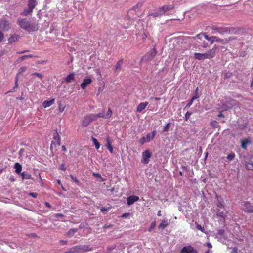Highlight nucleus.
Wrapping results in <instances>:
<instances>
[{"mask_svg": "<svg viewBox=\"0 0 253 253\" xmlns=\"http://www.w3.org/2000/svg\"><path fill=\"white\" fill-rule=\"evenodd\" d=\"M17 24L21 28L29 32L37 31L39 29L38 24L31 23L27 18H18Z\"/></svg>", "mask_w": 253, "mask_h": 253, "instance_id": "1", "label": "nucleus"}, {"mask_svg": "<svg viewBox=\"0 0 253 253\" xmlns=\"http://www.w3.org/2000/svg\"><path fill=\"white\" fill-rule=\"evenodd\" d=\"M211 29L212 31H214L213 33L217 32L222 35L225 34H237L239 31V29L233 27H217L212 26Z\"/></svg>", "mask_w": 253, "mask_h": 253, "instance_id": "2", "label": "nucleus"}, {"mask_svg": "<svg viewBox=\"0 0 253 253\" xmlns=\"http://www.w3.org/2000/svg\"><path fill=\"white\" fill-rule=\"evenodd\" d=\"M196 37H197L198 39L200 40L201 41H202V38L204 37L205 39L210 41L211 42V44H213L214 42H219V43H224V40L222 39H221L218 37L213 36L209 37L206 33H200L199 34H197L196 35Z\"/></svg>", "mask_w": 253, "mask_h": 253, "instance_id": "3", "label": "nucleus"}, {"mask_svg": "<svg viewBox=\"0 0 253 253\" xmlns=\"http://www.w3.org/2000/svg\"><path fill=\"white\" fill-rule=\"evenodd\" d=\"M53 139L54 141H52L50 145V150L52 151L54 148H56V146H59L61 145V140L59 135L57 132V129L55 130L53 133Z\"/></svg>", "mask_w": 253, "mask_h": 253, "instance_id": "4", "label": "nucleus"}, {"mask_svg": "<svg viewBox=\"0 0 253 253\" xmlns=\"http://www.w3.org/2000/svg\"><path fill=\"white\" fill-rule=\"evenodd\" d=\"M217 50V47L216 45H214L212 49H211L208 51L203 53L204 60L205 59H211L214 58L216 54Z\"/></svg>", "mask_w": 253, "mask_h": 253, "instance_id": "5", "label": "nucleus"}, {"mask_svg": "<svg viewBox=\"0 0 253 253\" xmlns=\"http://www.w3.org/2000/svg\"><path fill=\"white\" fill-rule=\"evenodd\" d=\"M241 209L246 212H253V204L248 201H244L241 202Z\"/></svg>", "mask_w": 253, "mask_h": 253, "instance_id": "6", "label": "nucleus"}, {"mask_svg": "<svg viewBox=\"0 0 253 253\" xmlns=\"http://www.w3.org/2000/svg\"><path fill=\"white\" fill-rule=\"evenodd\" d=\"M95 116L92 114H88L83 118L82 120V126H86L94 120H96Z\"/></svg>", "mask_w": 253, "mask_h": 253, "instance_id": "7", "label": "nucleus"}, {"mask_svg": "<svg viewBox=\"0 0 253 253\" xmlns=\"http://www.w3.org/2000/svg\"><path fill=\"white\" fill-rule=\"evenodd\" d=\"M11 28V23L8 20L3 18L0 19V29L4 31H8Z\"/></svg>", "mask_w": 253, "mask_h": 253, "instance_id": "8", "label": "nucleus"}, {"mask_svg": "<svg viewBox=\"0 0 253 253\" xmlns=\"http://www.w3.org/2000/svg\"><path fill=\"white\" fill-rule=\"evenodd\" d=\"M152 156V153L149 150H145L142 153V159L141 162L143 164H148L150 161L149 159Z\"/></svg>", "mask_w": 253, "mask_h": 253, "instance_id": "9", "label": "nucleus"}, {"mask_svg": "<svg viewBox=\"0 0 253 253\" xmlns=\"http://www.w3.org/2000/svg\"><path fill=\"white\" fill-rule=\"evenodd\" d=\"M174 6L173 4L164 5L159 8V11H161L162 15L165 14L168 11L174 9Z\"/></svg>", "mask_w": 253, "mask_h": 253, "instance_id": "10", "label": "nucleus"}, {"mask_svg": "<svg viewBox=\"0 0 253 253\" xmlns=\"http://www.w3.org/2000/svg\"><path fill=\"white\" fill-rule=\"evenodd\" d=\"M180 253H198V252L192 246L189 245L183 247Z\"/></svg>", "mask_w": 253, "mask_h": 253, "instance_id": "11", "label": "nucleus"}, {"mask_svg": "<svg viewBox=\"0 0 253 253\" xmlns=\"http://www.w3.org/2000/svg\"><path fill=\"white\" fill-rule=\"evenodd\" d=\"M139 197L137 196L131 195L127 198V203L129 206H130L134 203V202L138 201Z\"/></svg>", "mask_w": 253, "mask_h": 253, "instance_id": "12", "label": "nucleus"}, {"mask_svg": "<svg viewBox=\"0 0 253 253\" xmlns=\"http://www.w3.org/2000/svg\"><path fill=\"white\" fill-rule=\"evenodd\" d=\"M112 140L109 136H107L106 138V147L108 149L109 152L111 153H113V148L112 146Z\"/></svg>", "mask_w": 253, "mask_h": 253, "instance_id": "13", "label": "nucleus"}, {"mask_svg": "<svg viewBox=\"0 0 253 253\" xmlns=\"http://www.w3.org/2000/svg\"><path fill=\"white\" fill-rule=\"evenodd\" d=\"M92 82V80L90 78L84 79L83 82L81 84V87L82 89L84 90L86 87L90 84Z\"/></svg>", "mask_w": 253, "mask_h": 253, "instance_id": "14", "label": "nucleus"}, {"mask_svg": "<svg viewBox=\"0 0 253 253\" xmlns=\"http://www.w3.org/2000/svg\"><path fill=\"white\" fill-rule=\"evenodd\" d=\"M156 135V131L153 130L151 133H148L146 135L145 138L147 142H150L153 140Z\"/></svg>", "mask_w": 253, "mask_h": 253, "instance_id": "15", "label": "nucleus"}, {"mask_svg": "<svg viewBox=\"0 0 253 253\" xmlns=\"http://www.w3.org/2000/svg\"><path fill=\"white\" fill-rule=\"evenodd\" d=\"M148 104V102L140 103L137 107L136 111L138 112H141L146 107Z\"/></svg>", "mask_w": 253, "mask_h": 253, "instance_id": "16", "label": "nucleus"}, {"mask_svg": "<svg viewBox=\"0 0 253 253\" xmlns=\"http://www.w3.org/2000/svg\"><path fill=\"white\" fill-rule=\"evenodd\" d=\"M75 73L72 72L70 73L65 78V81L67 83H71L72 81H74L75 79Z\"/></svg>", "mask_w": 253, "mask_h": 253, "instance_id": "17", "label": "nucleus"}, {"mask_svg": "<svg viewBox=\"0 0 253 253\" xmlns=\"http://www.w3.org/2000/svg\"><path fill=\"white\" fill-rule=\"evenodd\" d=\"M19 38V35L17 34H13L8 38V41L9 43H12L17 41Z\"/></svg>", "mask_w": 253, "mask_h": 253, "instance_id": "18", "label": "nucleus"}, {"mask_svg": "<svg viewBox=\"0 0 253 253\" xmlns=\"http://www.w3.org/2000/svg\"><path fill=\"white\" fill-rule=\"evenodd\" d=\"M54 99H52L50 100H45L42 103V106L44 108H47L51 106L54 103Z\"/></svg>", "mask_w": 253, "mask_h": 253, "instance_id": "19", "label": "nucleus"}, {"mask_svg": "<svg viewBox=\"0 0 253 253\" xmlns=\"http://www.w3.org/2000/svg\"><path fill=\"white\" fill-rule=\"evenodd\" d=\"M37 4V2L36 0H29L28 4V8H30L33 10Z\"/></svg>", "mask_w": 253, "mask_h": 253, "instance_id": "20", "label": "nucleus"}, {"mask_svg": "<svg viewBox=\"0 0 253 253\" xmlns=\"http://www.w3.org/2000/svg\"><path fill=\"white\" fill-rule=\"evenodd\" d=\"M18 74L16 75V76L15 77V86L14 87L11 89L10 90L7 92L5 94H7L10 92H13L15 91V89H17L18 87Z\"/></svg>", "mask_w": 253, "mask_h": 253, "instance_id": "21", "label": "nucleus"}, {"mask_svg": "<svg viewBox=\"0 0 253 253\" xmlns=\"http://www.w3.org/2000/svg\"><path fill=\"white\" fill-rule=\"evenodd\" d=\"M14 169H15V172L17 174H19L21 173L22 170V166L19 163H16L14 164Z\"/></svg>", "mask_w": 253, "mask_h": 253, "instance_id": "22", "label": "nucleus"}, {"mask_svg": "<svg viewBox=\"0 0 253 253\" xmlns=\"http://www.w3.org/2000/svg\"><path fill=\"white\" fill-rule=\"evenodd\" d=\"M21 176L22 177V179H32L31 175L26 172H23L21 173Z\"/></svg>", "mask_w": 253, "mask_h": 253, "instance_id": "23", "label": "nucleus"}, {"mask_svg": "<svg viewBox=\"0 0 253 253\" xmlns=\"http://www.w3.org/2000/svg\"><path fill=\"white\" fill-rule=\"evenodd\" d=\"M149 16H152L154 18H156L159 16H162V14L161 11H159V9L155 11L154 12L150 13L148 15Z\"/></svg>", "mask_w": 253, "mask_h": 253, "instance_id": "24", "label": "nucleus"}, {"mask_svg": "<svg viewBox=\"0 0 253 253\" xmlns=\"http://www.w3.org/2000/svg\"><path fill=\"white\" fill-rule=\"evenodd\" d=\"M82 253L85 252H88L92 250V248L89 245H83L81 246Z\"/></svg>", "mask_w": 253, "mask_h": 253, "instance_id": "25", "label": "nucleus"}, {"mask_svg": "<svg viewBox=\"0 0 253 253\" xmlns=\"http://www.w3.org/2000/svg\"><path fill=\"white\" fill-rule=\"evenodd\" d=\"M168 225V221L166 220H162L159 224L158 228L160 229H164Z\"/></svg>", "mask_w": 253, "mask_h": 253, "instance_id": "26", "label": "nucleus"}, {"mask_svg": "<svg viewBox=\"0 0 253 253\" xmlns=\"http://www.w3.org/2000/svg\"><path fill=\"white\" fill-rule=\"evenodd\" d=\"M143 3L142 2H138L137 3L133 8L130 10H134L135 11H138L139 9L143 6Z\"/></svg>", "mask_w": 253, "mask_h": 253, "instance_id": "27", "label": "nucleus"}, {"mask_svg": "<svg viewBox=\"0 0 253 253\" xmlns=\"http://www.w3.org/2000/svg\"><path fill=\"white\" fill-rule=\"evenodd\" d=\"M73 252L74 253H82L81 246H76L73 248H72Z\"/></svg>", "mask_w": 253, "mask_h": 253, "instance_id": "28", "label": "nucleus"}, {"mask_svg": "<svg viewBox=\"0 0 253 253\" xmlns=\"http://www.w3.org/2000/svg\"><path fill=\"white\" fill-rule=\"evenodd\" d=\"M123 63V59H121L116 63L115 66V71H117L121 68V67Z\"/></svg>", "mask_w": 253, "mask_h": 253, "instance_id": "29", "label": "nucleus"}, {"mask_svg": "<svg viewBox=\"0 0 253 253\" xmlns=\"http://www.w3.org/2000/svg\"><path fill=\"white\" fill-rule=\"evenodd\" d=\"M36 56H35L32 54H29V55H23L21 57H20V58H19L18 59V61H22L23 60H24L26 58H33V57H36Z\"/></svg>", "mask_w": 253, "mask_h": 253, "instance_id": "30", "label": "nucleus"}, {"mask_svg": "<svg viewBox=\"0 0 253 253\" xmlns=\"http://www.w3.org/2000/svg\"><path fill=\"white\" fill-rule=\"evenodd\" d=\"M91 139L93 142L94 145H95L96 149H98L100 148V145L97 139L94 137H92Z\"/></svg>", "mask_w": 253, "mask_h": 253, "instance_id": "31", "label": "nucleus"}, {"mask_svg": "<svg viewBox=\"0 0 253 253\" xmlns=\"http://www.w3.org/2000/svg\"><path fill=\"white\" fill-rule=\"evenodd\" d=\"M245 167L247 169L249 170H253V163L246 162L245 163Z\"/></svg>", "mask_w": 253, "mask_h": 253, "instance_id": "32", "label": "nucleus"}, {"mask_svg": "<svg viewBox=\"0 0 253 253\" xmlns=\"http://www.w3.org/2000/svg\"><path fill=\"white\" fill-rule=\"evenodd\" d=\"M194 58L199 60H204L203 53H194Z\"/></svg>", "mask_w": 253, "mask_h": 253, "instance_id": "33", "label": "nucleus"}, {"mask_svg": "<svg viewBox=\"0 0 253 253\" xmlns=\"http://www.w3.org/2000/svg\"><path fill=\"white\" fill-rule=\"evenodd\" d=\"M230 104L233 106L239 107L240 106V103L234 99H231L230 101Z\"/></svg>", "mask_w": 253, "mask_h": 253, "instance_id": "34", "label": "nucleus"}, {"mask_svg": "<svg viewBox=\"0 0 253 253\" xmlns=\"http://www.w3.org/2000/svg\"><path fill=\"white\" fill-rule=\"evenodd\" d=\"M77 231V229H71L67 232V235L69 237H71Z\"/></svg>", "mask_w": 253, "mask_h": 253, "instance_id": "35", "label": "nucleus"}, {"mask_svg": "<svg viewBox=\"0 0 253 253\" xmlns=\"http://www.w3.org/2000/svg\"><path fill=\"white\" fill-rule=\"evenodd\" d=\"M33 9H30V8H28V9H27V10H24L22 12V15H23L24 16H27V15H29V14L33 12Z\"/></svg>", "mask_w": 253, "mask_h": 253, "instance_id": "36", "label": "nucleus"}, {"mask_svg": "<svg viewBox=\"0 0 253 253\" xmlns=\"http://www.w3.org/2000/svg\"><path fill=\"white\" fill-rule=\"evenodd\" d=\"M235 157V153H230V154H229V155H227V159L229 161H232V160H234Z\"/></svg>", "mask_w": 253, "mask_h": 253, "instance_id": "37", "label": "nucleus"}, {"mask_svg": "<svg viewBox=\"0 0 253 253\" xmlns=\"http://www.w3.org/2000/svg\"><path fill=\"white\" fill-rule=\"evenodd\" d=\"M104 114L105 110H104L102 113H100L97 114H93V115L95 116L96 120H97L98 118H104L105 117Z\"/></svg>", "mask_w": 253, "mask_h": 253, "instance_id": "38", "label": "nucleus"}, {"mask_svg": "<svg viewBox=\"0 0 253 253\" xmlns=\"http://www.w3.org/2000/svg\"><path fill=\"white\" fill-rule=\"evenodd\" d=\"M170 126V123H168L164 127L163 131L164 132H167L169 130Z\"/></svg>", "mask_w": 253, "mask_h": 253, "instance_id": "39", "label": "nucleus"}, {"mask_svg": "<svg viewBox=\"0 0 253 253\" xmlns=\"http://www.w3.org/2000/svg\"><path fill=\"white\" fill-rule=\"evenodd\" d=\"M26 70V67H20L19 70H18V73L17 74H18V75L19 74H22L23 73H24V72H25V71Z\"/></svg>", "mask_w": 253, "mask_h": 253, "instance_id": "40", "label": "nucleus"}, {"mask_svg": "<svg viewBox=\"0 0 253 253\" xmlns=\"http://www.w3.org/2000/svg\"><path fill=\"white\" fill-rule=\"evenodd\" d=\"M196 228L198 230H200L201 232L203 233L206 232L205 228L203 227H202L200 224H197L196 226Z\"/></svg>", "mask_w": 253, "mask_h": 253, "instance_id": "41", "label": "nucleus"}, {"mask_svg": "<svg viewBox=\"0 0 253 253\" xmlns=\"http://www.w3.org/2000/svg\"><path fill=\"white\" fill-rule=\"evenodd\" d=\"M156 226V222H152L151 224L150 227L148 229L149 232H151Z\"/></svg>", "mask_w": 253, "mask_h": 253, "instance_id": "42", "label": "nucleus"}, {"mask_svg": "<svg viewBox=\"0 0 253 253\" xmlns=\"http://www.w3.org/2000/svg\"><path fill=\"white\" fill-rule=\"evenodd\" d=\"M70 177H71V178L75 182H76V183H77L78 184H80V181L78 180V179L74 177L73 175L71 174L70 175Z\"/></svg>", "mask_w": 253, "mask_h": 253, "instance_id": "43", "label": "nucleus"}, {"mask_svg": "<svg viewBox=\"0 0 253 253\" xmlns=\"http://www.w3.org/2000/svg\"><path fill=\"white\" fill-rule=\"evenodd\" d=\"M110 209H111V208H110V207H109V208L102 207L100 209V211L102 213H105L106 212L108 211Z\"/></svg>", "mask_w": 253, "mask_h": 253, "instance_id": "44", "label": "nucleus"}, {"mask_svg": "<svg viewBox=\"0 0 253 253\" xmlns=\"http://www.w3.org/2000/svg\"><path fill=\"white\" fill-rule=\"evenodd\" d=\"M147 142L146 140L145 137H143L139 140V143L141 145H143L145 143Z\"/></svg>", "mask_w": 253, "mask_h": 253, "instance_id": "45", "label": "nucleus"}, {"mask_svg": "<svg viewBox=\"0 0 253 253\" xmlns=\"http://www.w3.org/2000/svg\"><path fill=\"white\" fill-rule=\"evenodd\" d=\"M112 114V111L110 108H109L107 112L106 117L107 118H109L111 116Z\"/></svg>", "mask_w": 253, "mask_h": 253, "instance_id": "46", "label": "nucleus"}, {"mask_svg": "<svg viewBox=\"0 0 253 253\" xmlns=\"http://www.w3.org/2000/svg\"><path fill=\"white\" fill-rule=\"evenodd\" d=\"M248 142V140H243L242 141V145H241L242 147L243 148H244V149H246V145H247Z\"/></svg>", "mask_w": 253, "mask_h": 253, "instance_id": "47", "label": "nucleus"}, {"mask_svg": "<svg viewBox=\"0 0 253 253\" xmlns=\"http://www.w3.org/2000/svg\"><path fill=\"white\" fill-rule=\"evenodd\" d=\"M197 42L198 43H201V42L199 41H198ZM201 46L204 48H206L208 47V43L204 41L202 43H201Z\"/></svg>", "mask_w": 253, "mask_h": 253, "instance_id": "48", "label": "nucleus"}, {"mask_svg": "<svg viewBox=\"0 0 253 253\" xmlns=\"http://www.w3.org/2000/svg\"><path fill=\"white\" fill-rule=\"evenodd\" d=\"M191 114H192V113L188 112V111L186 113L185 115V119L186 121H187L189 119Z\"/></svg>", "mask_w": 253, "mask_h": 253, "instance_id": "49", "label": "nucleus"}, {"mask_svg": "<svg viewBox=\"0 0 253 253\" xmlns=\"http://www.w3.org/2000/svg\"><path fill=\"white\" fill-rule=\"evenodd\" d=\"M65 106H63L61 103L59 104V110L60 112H63L65 109Z\"/></svg>", "mask_w": 253, "mask_h": 253, "instance_id": "50", "label": "nucleus"}, {"mask_svg": "<svg viewBox=\"0 0 253 253\" xmlns=\"http://www.w3.org/2000/svg\"><path fill=\"white\" fill-rule=\"evenodd\" d=\"M32 76H36L37 77H38V78H40V79H42V74H41L40 73H36V72H35V73H33L31 74Z\"/></svg>", "mask_w": 253, "mask_h": 253, "instance_id": "51", "label": "nucleus"}, {"mask_svg": "<svg viewBox=\"0 0 253 253\" xmlns=\"http://www.w3.org/2000/svg\"><path fill=\"white\" fill-rule=\"evenodd\" d=\"M156 54H157L156 48L155 47H154L153 48L152 51L151 53V55L153 57L156 55Z\"/></svg>", "mask_w": 253, "mask_h": 253, "instance_id": "52", "label": "nucleus"}, {"mask_svg": "<svg viewBox=\"0 0 253 253\" xmlns=\"http://www.w3.org/2000/svg\"><path fill=\"white\" fill-rule=\"evenodd\" d=\"M59 169L65 171L66 169V168L64 164H62L60 165L59 167Z\"/></svg>", "mask_w": 253, "mask_h": 253, "instance_id": "53", "label": "nucleus"}, {"mask_svg": "<svg viewBox=\"0 0 253 253\" xmlns=\"http://www.w3.org/2000/svg\"><path fill=\"white\" fill-rule=\"evenodd\" d=\"M193 101H192V100L190 99L188 101V103L186 104L185 108L190 107L191 106V105L193 104Z\"/></svg>", "mask_w": 253, "mask_h": 253, "instance_id": "54", "label": "nucleus"}, {"mask_svg": "<svg viewBox=\"0 0 253 253\" xmlns=\"http://www.w3.org/2000/svg\"><path fill=\"white\" fill-rule=\"evenodd\" d=\"M235 39H236V38L234 37H229L228 38L226 39L225 41H226V42L227 43L229 41L235 40Z\"/></svg>", "mask_w": 253, "mask_h": 253, "instance_id": "55", "label": "nucleus"}, {"mask_svg": "<svg viewBox=\"0 0 253 253\" xmlns=\"http://www.w3.org/2000/svg\"><path fill=\"white\" fill-rule=\"evenodd\" d=\"M4 38V34L3 33L0 31V43L2 42L3 39Z\"/></svg>", "mask_w": 253, "mask_h": 253, "instance_id": "56", "label": "nucleus"}, {"mask_svg": "<svg viewBox=\"0 0 253 253\" xmlns=\"http://www.w3.org/2000/svg\"><path fill=\"white\" fill-rule=\"evenodd\" d=\"M28 195L29 196H31L32 197H34V198H36L38 196V193H29L28 194Z\"/></svg>", "mask_w": 253, "mask_h": 253, "instance_id": "57", "label": "nucleus"}, {"mask_svg": "<svg viewBox=\"0 0 253 253\" xmlns=\"http://www.w3.org/2000/svg\"><path fill=\"white\" fill-rule=\"evenodd\" d=\"M231 253H238V249L236 247H234L233 248Z\"/></svg>", "mask_w": 253, "mask_h": 253, "instance_id": "58", "label": "nucleus"}, {"mask_svg": "<svg viewBox=\"0 0 253 253\" xmlns=\"http://www.w3.org/2000/svg\"><path fill=\"white\" fill-rule=\"evenodd\" d=\"M55 217H61V218H62L64 217V215L61 214V213H56L55 215Z\"/></svg>", "mask_w": 253, "mask_h": 253, "instance_id": "59", "label": "nucleus"}, {"mask_svg": "<svg viewBox=\"0 0 253 253\" xmlns=\"http://www.w3.org/2000/svg\"><path fill=\"white\" fill-rule=\"evenodd\" d=\"M218 233L221 235H223L224 233V230L223 229H220L218 230Z\"/></svg>", "mask_w": 253, "mask_h": 253, "instance_id": "60", "label": "nucleus"}, {"mask_svg": "<svg viewBox=\"0 0 253 253\" xmlns=\"http://www.w3.org/2000/svg\"><path fill=\"white\" fill-rule=\"evenodd\" d=\"M231 76V73H226L225 74V78H228L230 77Z\"/></svg>", "mask_w": 253, "mask_h": 253, "instance_id": "61", "label": "nucleus"}, {"mask_svg": "<svg viewBox=\"0 0 253 253\" xmlns=\"http://www.w3.org/2000/svg\"><path fill=\"white\" fill-rule=\"evenodd\" d=\"M217 216H220L221 217L224 218V213L223 212H220L217 213Z\"/></svg>", "mask_w": 253, "mask_h": 253, "instance_id": "62", "label": "nucleus"}, {"mask_svg": "<svg viewBox=\"0 0 253 253\" xmlns=\"http://www.w3.org/2000/svg\"><path fill=\"white\" fill-rule=\"evenodd\" d=\"M93 175L96 177L101 178V175L99 173H94L93 174Z\"/></svg>", "mask_w": 253, "mask_h": 253, "instance_id": "63", "label": "nucleus"}, {"mask_svg": "<svg viewBox=\"0 0 253 253\" xmlns=\"http://www.w3.org/2000/svg\"><path fill=\"white\" fill-rule=\"evenodd\" d=\"M206 246L209 248H211L212 247V245L211 243L208 242L206 243Z\"/></svg>", "mask_w": 253, "mask_h": 253, "instance_id": "64", "label": "nucleus"}]
</instances>
